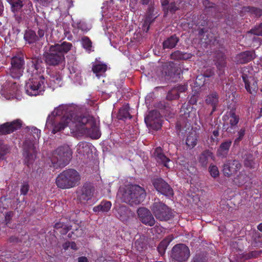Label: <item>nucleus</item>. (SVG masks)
Here are the masks:
<instances>
[{"label": "nucleus", "instance_id": "nucleus-1", "mask_svg": "<svg viewBox=\"0 0 262 262\" xmlns=\"http://www.w3.org/2000/svg\"><path fill=\"white\" fill-rule=\"evenodd\" d=\"M27 71L31 77L25 84L26 93L30 96L42 95L45 90L47 81L42 74L45 71V67L40 56L35 55L30 58Z\"/></svg>", "mask_w": 262, "mask_h": 262}, {"label": "nucleus", "instance_id": "nucleus-2", "mask_svg": "<svg viewBox=\"0 0 262 262\" xmlns=\"http://www.w3.org/2000/svg\"><path fill=\"white\" fill-rule=\"evenodd\" d=\"M74 111L67 105H60L49 115L47 121V128H52L54 134L63 130L70 125Z\"/></svg>", "mask_w": 262, "mask_h": 262}, {"label": "nucleus", "instance_id": "nucleus-3", "mask_svg": "<svg viewBox=\"0 0 262 262\" xmlns=\"http://www.w3.org/2000/svg\"><path fill=\"white\" fill-rule=\"evenodd\" d=\"M72 47V44L67 41L51 45L48 49L43 52L42 57H41L42 61L44 60L47 66L56 67L64 64V55L71 49Z\"/></svg>", "mask_w": 262, "mask_h": 262}, {"label": "nucleus", "instance_id": "nucleus-4", "mask_svg": "<svg viewBox=\"0 0 262 262\" xmlns=\"http://www.w3.org/2000/svg\"><path fill=\"white\" fill-rule=\"evenodd\" d=\"M181 115L176 124L177 131L184 134L188 132L189 134L186 139V144L190 149L193 148L197 144L198 136L195 132H190L192 130V122L193 119L192 114L188 108L182 107Z\"/></svg>", "mask_w": 262, "mask_h": 262}, {"label": "nucleus", "instance_id": "nucleus-5", "mask_svg": "<svg viewBox=\"0 0 262 262\" xmlns=\"http://www.w3.org/2000/svg\"><path fill=\"white\" fill-rule=\"evenodd\" d=\"M80 180V173L74 169L69 168L63 170L58 175L55 183L58 188L66 189L78 186Z\"/></svg>", "mask_w": 262, "mask_h": 262}, {"label": "nucleus", "instance_id": "nucleus-6", "mask_svg": "<svg viewBox=\"0 0 262 262\" xmlns=\"http://www.w3.org/2000/svg\"><path fill=\"white\" fill-rule=\"evenodd\" d=\"M120 193H122L121 201L130 206L139 205L144 201L146 196L144 188L138 185H132Z\"/></svg>", "mask_w": 262, "mask_h": 262}, {"label": "nucleus", "instance_id": "nucleus-7", "mask_svg": "<svg viewBox=\"0 0 262 262\" xmlns=\"http://www.w3.org/2000/svg\"><path fill=\"white\" fill-rule=\"evenodd\" d=\"M72 157V151L69 146H60L53 152L51 159L52 165L54 169L63 167L69 163Z\"/></svg>", "mask_w": 262, "mask_h": 262}, {"label": "nucleus", "instance_id": "nucleus-8", "mask_svg": "<svg viewBox=\"0 0 262 262\" xmlns=\"http://www.w3.org/2000/svg\"><path fill=\"white\" fill-rule=\"evenodd\" d=\"M150 209L156 219L160 221H168L174 217L173 212L159 199H155Z\"/></svg>", "mask_w": 262, "mask_h": 262}, {"label": "nucleus", "instance_id": "nucleus-9", "mask_svg": "<svg viewBox=\"0 0 262 262\" xmlns=\"http://www.w3.org/2000/svg\"><path fill=\"white\" fill-rule=\"evenodd\" d=\"M25 57L23 53H18L11 59V67L9 74L14 79H19L23 74L25 69Z\"/></svg>", "mask_w": 262, "mask_h": 262}, {"label": "nucleus", "instance_id": "nucleus-10", "mask_svg": "<svg viewBox=\"0 0 262 262\" xmlns=\"http://www.w3.org/2000/svg\"><path fill=\"white\" fill-rule=\"evenodd\" d=\"M242 77L246 90L254 96L258 90V85L257 79L253 74L252 69L245 68L243 71Z\"/></svg>", "mask_w": 262, "mask_h": 262}, {"label": "nucleus", "instance_id": "nucleus-11", "mask_svg": "<svg viewBox=\"0 0 262 262\" xmlns=\"http://www.w3.org/2000/svg\"><path fill=\"white\" fill-rule=\"evenodd\" d=\"M190 256L189 248L183 244L176 245L171 250V257L174 261L183 262L187 260Z\"/></svg>", "mask_w": 262, "mask_h": 262}, {"label": "nucleus", "instance_id": "nucleus-12", "mask_svg": "<svg viewBox=\"0 0 262 262\" xmlns=\"http://www.w3.org/2000/svg\"><path fill=\"white\" fill-rule=\"evenodd\" d=\"M162 116L157 110H152L145 117L144 120L146 125L150 129L158 130L162 126Z\"/></svg>", "mask_w": 262, "mask_h": 262}, {"label": "nucleus", "instance_id": "nucleus-13", "mask_svg": "<svg viewBox=\"0 0 262 262\" xmlns=\"http://www.w3.org/2000/svg\"><path fill=\"white\" fill-rule=\"evenodd\" d=\"M151 182L152 185L158 192L168 198L173 196V189L163 179L161 178H154Z\"/></svg>", "mask_w": 262, "mask_h": 262}, {"label": "nucleus", "instance_id": "nucleus-14", "mask_svg": "<svg viewBox=\"0 0 262 262\" xmlns=\"http://www.w3.org/2000/svg\"><path fill=\"white\" fill-rule=\"evenodd\" d=\"M25 164L28 166L32 164L36 157V150L34 144L30 141L26 140L23 143Z\"/></svg>", "mask_w": 262, "mask_h": 262}, {"label": "nucleus", "instance_id": "nucleus-15", "mask_svg": "<svg viewBox=\"0 0 262 262\" xmlns=\"http://www.w3.org/2000/svg\"><path fill=\"white\" fill-rule=\"evenodd\" d=\"M94 121H95L94 118L90 116L75 115L74 112L73 117L70 124H74L77 130H81L83 132L86 128L89 127L90 122Z\"/></svg>", "mask_w": 262, "mask_h": 262}, {"label": "nucleus", "instance_id": "nucleus-16", "mask_svg": "<svg viewBox=\"0 0 262 262\" xmlns=\"http://www.w3.org/2000/svg\"><path fill=\"white\" fill-rule=\"evenodd\" d=\"M95 188L90 183H85L77 190V198L81 202H87L92 198Z\"/></svg>", "mask_w": 262, "mask_h": 262}, {"label": "nucleus", "instance_id": "nucleus-17", "mask_svg": "<svg viewBox=\"0 0 262 262\" xmlns=\"http://www.w3.org/2000/svg\"><path fill=\"white\" fill-rule=\"evenodd\" d=\"M137 214L140 221L144 225L153 226L156 223V220L151 211L145 207L139 208L137 210Z\"/></svg>", "mask_w": 262, "mask_h": 262}, {"label": "nucleus", "instance_id": "nucleus-18", "mask_svg": "<svg viewBox=\"0 0 262 262\" xmlns=\"http://www.w3.org/2000/svg\"><path fill=\"white\" fill-rule=\"evenodd\" d=\"M22 126V121L16 119L11 122H7L0 125V135L10 134L20 129Z\"/></svg>", "mask_w": 262, "mask_h": 262}, {"label": "nucleus", "instance_id": "nucleus-19", "mask_svg": "<svg viewBox=\"0 0 262 262\" xmlns=\"http://www.w3.org/2000/svg\"><path fill=\"white\" fill-rule=\"evenodd\" d=\"M242 167L241 163L236 160H228L223 165V171L227 177L235 174Z\"/></svg>", "mask_w": 262, "mask_h": 262}, {"label": "nucleus", "instance_id": "nucleus-20", "mask_svg": "<svg viewBox=\"0 0 262 262\" xmlns=\"http://www.w3.org/2000/svg\"><path fill=\"white\" fill-rule=\"evenodd\" d=\"M255 56L254 51H246L238 54L235 59L237 63L245 64L252 61Z\"/></svg>", "mask_w": 262, "mask_h": 262}, {"label": "nucleus", "instance_id": "nucleus-21", "mask_svg": "<svg viewBox=\"0 0 262 262\" xmlns=\"http://www.w3.org/2000/svg\"><path fill=\"white\" fill-rule=\"evenodd\" d=\"M83 133L92 139H97L101 136V133L95 121H91L89 127Z\"/></svg>", "mask_w": 262, "mask_h": 262}, {"label": "nucleus", "instance_id": "nucleus-22", "mask_svg": "<svg viewBox=\"0 0 262 262\" xmlns=\"http://www.w3.org/2000/svg\"><path fill=\"white\" fill-rule=\"evenodd\" d=\"M154 155L158 163L163 164L167 168H169L168 163L170 161V160L165 155L163 149L161 147H158L155 149Z\"/></svg>", "mask_w": 262, "mask_h": 262}, {"label": "nucleus", "instance_id": "nucleus-23", "mask_svg": "<svg viewBox=\"0 0 262 262\" xmlns=\"http://www.w3.org/2000/svg\"><path fill=\"white\" fill-rule=\"evenodd\" d=\"M219 96L217 92H213L209 94L205 100L206 103L208 105L211 106L212 109L211 113L215 112L216 106L219 103Z\"/></svg>", "mask_w": 262, "mask_h": 262}, {"label": "nucleus", "instance_id": "nucleus-24", "mask_svg": "<svg viewBox=\"0 0 262 262\" xmlns=\"http://www.w3.org/2000/svg\"><path fill=\"white\" fill-rule=\"evenodd\" d=\"M231 143V140H227L222 143L217 150V155L223 158H226L228 154Z\"/></svg>", "mask_w": 262, "mask_h": 262}, {"label": "nucleus", "instance_id": "nucleus-25", "mask_svg": "<svg viewBox=\"0 0 262 262\" xmlns=\"http://www.w3.org/2000/svg\"><path fill=\"white\" fill-rule=\"evenodd\" d=\"M107 69V66L105 63H103L93 64L92 68V72L98 78L105 74Z\"/></svg>", "mask_w": 262, "mask_h": 262}, {"label": "nucleus", "instance_id": "nucleus-26", "mask_svg": "<svg viewBox=\"0 0 262 262\" xmlns=\"http://www.w3.org/2000/svg\"><path fill=\"white\" fill-rule=\"evenodd\" d=\"M50 81L53 83V87L58 88L62 85V76L59 72H50Z\"/></svg>", "mask_w": 262, "mask_h": 262}, {"label": "nucleus", "instance_id": "nucleus-27", "mask_svg": "<svg viewBox=\"0 0 262 262\" xmlns=\"http://www.w3.org/2000/svg\"><path fill=\"white\" fill-rule=\"evenodd\" d=\"M179 41V38L176 36V35H172L170 37H168L163 42V48L164 49H171L174 48L178 42Z\"/></svg>", "mask_w": 262, "mask_h": 262}, {"label": "nucleus", "instance_id": "nucleus-28", "mask_svg": "<svg viewBox=\"0 0 262 262\" xmlns=\"http://www.w3.org/2000/svg\"><path fill=\"white\" fill-rule=\"evenodd\" d=\"M182 3V0H172L165 9L164 13L165 14H167L168 12L172 14L174 13L180 9Z\"/></svg>", "mask_w": 262, "mask_h": 262}, {"label": "nucleus", "instance_id": "nucleus-29", "mask_svg": "<svg viewBox=\"0 0 262 262\" xmlns=\"http://www.w3.org/2000/svg\"><path fill=\"white\" fill-rule=\"evenodd\" d=\"M192 56L190 53L177 50L171 54L170 58L175 60H187L190 59Z\"/></svg>", "mask_w": 262, "mask_h": 262}, {"label": "nucleus", "instance_id": "nucleus-30", "mask_svg": "<svg viewBox=\"0 0 262 262\" xmlns=\"http://www.w3.org/2000/svg\"><path fill=\"white\" fill-rule=\"evenodd\" d=\"M112 206V203L110 201H103L100 204L96 206H95L93 208V211L95 212H108Z\"/></svg>", "mask_w": 262, "mask_h": 262}, {"label": "nucleus", "instance_id": "nucleus-31", "mask_svg": "<svg viewBox=\"0 0 262 262\" xmlns=\"http://www.w3.org/2000/svg\"><path fill=\"white\" fill-rule=\"evenodd\" d=\"M129 104H127L122 107L119 111L118 118L119 120H124L126 119H131L132 115L130 114Z\"/></svg>", "mask_w": 262, "mask_h": 262}, {"label": "nucleus", "instance_id": "nucleus-32", "mask_svg": "<svg viewBox=\"0 0 262 262\" xmlns=\"http://www.w3.org/2000/svg\"><path fill=\"white\" fill-rule=\"evenodd\" d=\"M156 18V16L152 14H147L142 25V29L144 32L147 33L148 31L150 24L155 21Z\"/></svg>", "mask_w": 262, "mask_h": 262}, {"label": "nucleus", "instance_id": "nucleus-33", "mask_svg": "<svg viewBox=\"0 0 262 262\" xmlns=\"http://www.w3.org/2000/svg\"><path fill=\"white\" fill-rule=\"evenodd\" d=\"M117 213L118 217L121 221H124L127 219L129 211L126 206H121L118 208Z\"/></svg>", "mask_w": 262, "mask_h": 262}, {"label": "nucleus", "instance_id": "nucleus-34", "mask_svg": "<svg viewBox=\"0 0 262 262\" xmlns=\"http://www.w3.org/2000/svg\"><path fill=\"white\" fill-rule=\"evenodd\" d=\"M24 39L28 43L31 44L35 42L38 40V36L35 31L29 30L26 32L24 35Z\"/></svg>", "mask_w": 262, "mask_h": 262}, {"label": "nucleus", "instance_id": "nucleus-35", "mask_svg": "<svg viewBox=\"0 0 262 262\" xmlns=\"http://www.w3.org/2000/svg\"><path fill=\"white\" fill-rule=\"evenodd\" d=\"M228 115L229 118V123L232 128L235 127L239 122V117L235 113V110L232 109L228 112Z\"/></svg>", "mask_w": 262, "mask_h": 262}, {"label": "nucleus", "instance_id": "nucleus-36", "mask_svg": "<svg viewBox=\"0 0 262 262\" xmlns=\"http://www.w3.org/2000/svg\"><path fill=\"white\" fill-rule=\"evenodd\" d=\"M212 155V152L209 150H205L203 151L199 157V163L202 166H206L208 163V160Z\"/></svg>", "mask_w": 262, "mask_h": 262}, {"label": "nucleus", "instance_id": "nucleus-37", "mask_svg": "<svg viewBox=\"0 0 262 262\" xmlns=\"http://www.w3.org/2000/svg\"><path fill=\"white\" fill-rule=\"evenodd\" d=\"M19 30L15 27H13L12 31L9 30V34L5 37L4 39L6 42L14 41L17 39V35L19 33Z\"/></svg>", "mask_w": 262, "mask_h": 262}, {"label": "nucleus", "instance_id": "nucleus-38", "mask_svg": "<svg viewBox=\"0 0 262 262\" xmlns=\"http://www.w3.org/2000/svg\"><path fill=\"white\" fill-rule=\"evenodd\" d=\"M174 63L172 62L166 63L163 66V72L165 75L168 77H171L173 76V70L174 69Z\"/></svg>", "mask_w": 262, "mask_h": 262}, {"label": "nucleus", "instance_id": "nucleus-39", "mask_svg": "<svg viewBox=\"0 0 262 262\" xmlns=\"http://www.w3.org/2000/svg\"><path fill=\"white\" fill-rule=\"evenodd\" d=\"M261 250H253L249 252L248 253H243L242 258L244 260H249L252 258H257L261 253Z\"/></svg>", "mask_w": 262, "mask_h": 262}, {"label": "nucleus", "instance_id": "nucleus-40", "mask_svg": "<svg viewBox=\"0 0 262 262\" xmlns=\"http://www.w3.org/2000/svg\"><path fill=\"white\" fill-rule=\"evenodd\" d=\"M11 5L12 10L13 12L19 11L23 7V2L21 0H7Z\"/></svg>", "mask_w": 262, "mask_h": 262}, {"label": "nucleus", "instance_id": "nucleus-41", "mask_svg": "<svg viewBox=\"0 0 262 262\" xmlns=\"http://www.w3.org/2000/svg\"><path fill=\"white\" fill-rule=\"evenodd\" d=\"M90 150V147L88 143L86 142H80L77 145V151L80 154L84 155L88 152Z\"/></svg>", "mask_w": 262, "mask_h": 262}, {"label": "nucleus", "instance_id": "nucleus-42", "mask_svg": "<svg viewBox=\"0 0 262 262\" xmlns=\"http://www.w3.org/2000/svg\"><path fill=\"white\" fill-rule=\"evenodd\" d=\"M81 43L83 48L89 53L93 51L92 49V42L88 36H84L82 38Z\"/></svg>", "mask_w": 262, "mask_h": 262}, {"label": "nucleus", "instance_id": "nucleus-43", "mask_svg": "<svg viewBox=\"0 0 262 262\" xmlns=\"http://www.w3.org/2000/svg\"><path fill=\"white\" fill-rule=\"evenodd\" d=\"M172 238L167 237L162 241L157 247L159 252L162 255L165 253L167 245L171 241Z\"/></svg>", "mask_w": 262, "mask_h": 262}, {"label": "nucleus", "instance_id": "nucleus-44", "mask_svg": "<svg viewBox=\"0 0 262 262\" xmlns=\"http://www.w3.org/2000/svg\"><path fill=\"white\" fill-rule=\"evenodd\" d=\"M244 164L246 167L253 168L254 161L253 155L251 154L246 155L244 160Z\"/></svg>", "mask_w": 262, "mask_h": 262}, {"label": "nucleus", "instance_id": "nucleus-45", "mask_svg": "<svg viewBox=\"0 0 262 262\" xmlns=\"http://www.w3.org/2000/svg\"><path fill=\"white\" fill-rule=\"evenodd\" d=\"M9 150V146L5 144L3 140H0V159L8 153Z\"/></svg>", "mask_w": 262, "mask_h": 262}, {"label": "nucleus", "instance_id": "nucleus-46", "mask_svg": "<svg viewBox=\"0 0 262 262\" xmlns=\"http://www.w3.org/2000/svg\"><path fill=\"white\" fill-rule=\"evenodd\" d=\"M179 97L180 95L178 93V91H176V90H174L173 88L168 91L166 96L167 100L170 101L178 99L179 98Z\"/></svg>", "mask_w": 262, "mask_h": 262}, {"label": "nucleus", "instance_id": "nucleus-47", "mask_svg": "<svg viewBox=\"0 0 262 262\" xmlns=\"http://www.w3.org/2000/svg\"><path fill=\"white\" fill-rule=\"evenodd\" d=\"M248 33L254 35L262 36V23L258 25L255 26L253 28L251 29Z\"/></svg>", "mask_w": 262, "mask_h": 262}, {"label": "nucleus", "instance_id": "nucleus-48", "mask_svg": "<svg viewBox=\"0 0 262 262\" xmlns=\"http://www.w3.org/2000/svg\"><path fill=\"white\" fill-rule=\"evenodd\" d=\"M209 172L213 178H216L219 175V171L217 167L215 165H211L209 168Z\"/></svg>", "mask_w": 262, "mask_h": 262}, {"label": "nucleus", "instance_id": "nucleus-49", "mask_svg": "<svg viewBox=\"0 0 262 262\" xmlns=\"http://www.w3.org/2000/svg\"><path fill=\"white\" fill-rule=\"evenodd\" d=\"M187 88H188L187 84H178L173 88V89L174 90H176V91H178V93L179 95L181 93L185 92L187 90Z\"/></svg>", "mask_w": 262, "mask_h": 262}, {"label": "nucleus", "instance_id": "nucleus-50", "mask_svg": "<svg viewBox=\"0 0 262 262\" xmlns=\"http://www.w3.org/2000/svg\"><path fill=\"white\" fill-rule=\"evenodd\" d=\"M205 82V79L204 78V76L202 75H198L195 79V84L198 86H202L204 85Z\"/></svg>", "mask_w": 262, "mask_h": 262}, {"label": "nucleus", "instance_id": "nucleus-51", "mask_svg": "<svg viewBox=\"0 0 262 262\" xmlns=\"http://www.w3.org/2000/svg\"><path fill=\"white\" fill-rule=\"evenodd\" d=\"M245 134V129L244 128H241L238 132V137L234 140V144L239 143L243 138Z\"/></svg>", "mask_w": 262, "mask_h": 262}, {"label": "nucleus", "instance_id": "nucleus-52", "mask_svg": "<svg viewBox=\"0 0 262 262\" xmlns=\"http://www.w3.org/2000/svg\"><path fill=\"white\" fill-rule=\"evenodd\" d=\"M32 136L35 140H38L40 137V130L36 127H32L31 129Z\"/></svg>", "mask_w": 262, "mask_h": 262}, {"label": "nucleus", "instance_id": "nucleus-53", "mask_svg": "<svg viewBox=\"0 0 262 262\" xmlns=\"http://www.w3.org/2000/svg\"><path fill=\"white\" fill-rule=\"evenodd\" d=\"M9 28L7 25L0 27V35L4 38L9 34Z\"/></svg>", "mask_w": 262, "mask_h": 262}, {"label": "nucleus", "instance_id": "nucleus-54", "mask_svg": "<svg viewBox=\"0 0 262 262\" xmlns=\"http://www.w3.org/2000/svg\"><path fill=\"white\" fill-rule=\"evenodd\" d=\"M172 73H173V76L171 77V78H180V75L181 73V69L179 67L176 66L174 65Z\"/></svg>", "mask_w": 262, "mask_h": 262}, {"label": "nucleus", "instance_id": "nucleus-55", "mask_svg": "<svg viewBox=\"0 0 262 262\" xmlns=\"http://www.w3.org/2000/svg\"><path fill=\"white\" fill-rule=\"evenodd\" d=\"M29 190V186L28 183L24 184L21 186L20 194L23 195H26Z\"/></svg>", "mask_w": 262, "mask_h": 262}, {"label": "nucleus", "instance_id": "nucleus-56", "mask_svg": "<svg viewBox=\"0 0 262 262\" xmlns=\"http://www.w3.org/2000/svg\"><path fill=\"white\" fill-rule=\"evenodd\" d=\"M219 130H220V126L218 125L216 129H215L213 132V137H211V139L213 141H217V137L219 136Z\"/></svg>", "mask_w": 262, "mask_h": 262}, {"label": "nucleus", "instance_id": "nucleus-57", "mask_svg": "<svg viewBox=\"0 0 262 262\" xmlns=\"http://www.w3.org/2000/svg\"><path fill=\"white\" fill-rule=\"evenodd\" d=\"M77 28L79 30H81L83 32H88L89 29L87 27L86 25L84 23H79L77 24Z\"/></svg>", "mask_w": 262, "mask_h": 262}, {"label": "nucleus", "instance_id": "nucleus-58", "mask_svg": "<svg viewBox=\"0 0 262 262\" xmlns=\"http://www.w3.org/2000/svg\"><path fill=\"white\" fill-rule=\"evenodd\" d=\"M71 229V226L65 224L63 226V228H61L60 232L61 234L65 235L66 234L68 231H69Z\"/></svg>", "mask_w": 262, "mask_h": 262}, {"label": "nucleus", "instance_id": "nucleus-59", "mask_svg": "<svg viewBox=\"0 0 262 262\" xmlns=\"http://www.w3.org/2000/svg\"><path fill=\"white\" fill-rule=\"evenodd\" d=\"M13 214H14V213L12 211H10L6 213V216H5V221H6L7 224H8L10 222Z\"/></svg>", "mask_w": 262, "mask_h": 262}, {"label": "nucleus", "instance_id": "nucleus-60", "mask_svg": "<svg viewBox=\"0 0 262 262\" xmlns=\"http://www.w3.org/2000/svg\"><path fill=\"white\" fill-rule=\"evenodd\" d=\"M203 5L205 6L206 8L212 9L213 6L212 4H210L209 0H204Z\"/></svg>", "mask_w": 262, "mask_h": 262}, {"label": "nucleus", "instance_id": "nucleus-61", "mask_svg": "<svg viewBox=\"0 0 262 262\" xmlns=\"http://www.w3.org/2000/svg\"><path fill=\"white\" fill-rule=\"evenodd\" d=\"M213 74L214 73L211 70H207L205 72H204L203 75L204 76V78L205 79L206 77L209 78L211 77L213 75Z\"/></svg>", "mask_w": 262, "mask_h": 262}, {"label": "nucleus", "instance_id": "nucleus-62", "mask_svg": "<svg viewBox=\"0 0 262 262\" xmlns=\"http://www.w3.org/2000/svg\"><path fill=\"white\" fill-rule=\"evenodd\" d=\"M63 226H64V223L59 222L56 223L54 225V228L56 229H61V228H63Z\"/></svg>", "mask_w": 262, "mask_h": 262}, {"label": "nucleus", "instance_id": "nucleus-63", "mask_svg": "<svg viewBox=\"0 0 262 262\" xmlns=\"http://www.w3.org/2000/svg\"><path fill=\"white\" fill-rule=\"evenodd\" d=\"M161 3L163 7V10L164 11H165V9H166V7L168 6L169 4V2L168 0H161Z\"/></svg>", "mask_w": 262, "mask_h": 262}, {"label": "nucleus", "instance_id": "nucleus-64", "mask_svg": "<svg viewBox=\"0 0 262 262\" xmlns=\"http://www.w3.org/2000/svg\"><path fill=\"white\" fill-rule=\"evenodd\" d=\"M135 245L136 247H137V248L140 250V249H139V248L141 249V250H142L143 248V247H144V245H143V243H140V242L138 240H137L136 242H135Z\"/></svg>", "mask_w": 262, "mask_h": 262}]
</instances>
